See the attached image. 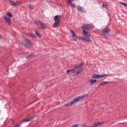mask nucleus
<instances>
[{
	"mask_svg": "<svg viewBox=\"0 0 127 127\" xmlns=\"http://www.w3.org/2000/svg\"><path fill=\"white\" fill-rule=\"evenodd\" d=\"M22 44H23L25 47L28 48V47H30L31 46V42L27 39H23L22 40Z\"/></svg>",
	"mask_w": 127,
	"mask_h": 127,
	"instance_id": "f03ea898",
	"label": "nucleus"
},
{
	"mask_svg": "<svg viewBox=\"0 0 127 127\" xmlns=\"http://www.w3.org/2000/svg\"><path fill=\"white\" fill-rule=\"evenodd\" d=\"M32 56V55H29V56H28L27 57H26V59H28V58H31Z\"/></svg>",
	"mask_w": 127,
	"mask_h": 127,
	"instance_id": "2f4dec72",
	"label": "nucleus"
},
{
	"mask_svg": "<svg viewBox=\"0 0 127 127\" xmlns=\"http://www.w3.org/2000/svg\"><path fill=\"white\" fill-rule=\"evenodd\" d=\"M0 38H1V35H0Z\"/></svg>",
	"mask_w": 127,
	"mask_h": 127,
	"instance_id": "f704fd0d",
	"label": "nucleus"
},
{
	"mask_svg": "<svg viewBox=\"0 0 127 127\" xmlns=\"http://www.w3.org/2000/svg\"><path fill=\"white\" fill-rule=\"evenodd\" d=\"M106 84H108L107 81H103L101 82L100 84L98 85V86H103V85H106Z\"/></svg>",
	"mask_w": 127,
	"mask_h": 127,
	"instance_id": "aec40b11",
	"label": "nucleus"
},
{
	"mask_svg": "<svg viewBox=\"0 0 127 127\" xmlns=\"http://www.w3.org/2000/svg\"><path fill=\"white\" fill-rule=\"evenodd\" d=\"M84 65V63H81L79 64H78V66L79 67V68L81 67V66H83Z\"/></svg>",
	"mask_w": 127,
	"mask_h": 127,
	"instance_id": "7c9ffc66",
	"label": "nucleus"
},
{
	"mask_svg": "<svg viewBox=\"0 0 127 127\" xmlns=\"http://www.w3.org/2000/svg\"><path fill=\"white\" fill-rule=\"evenodd\" d=\"M60 16L59 15H56L54 17L55 21L53 26L55 28L58 27L59 25H60Z\"/></svg>",
	"mask_w": 127,
	"mask_h": 127,
	"instance_id": "f257e3e1",
	"label": "nucleus"
},
{
	"mask_svg": "<svg viewBox=\"0 0 127 127\" xmlns=\"http://www.w3.org/2000/svg\"><path fill=\"white\" fill-rule=\"evenodd\" d=\"M13 35H14V36H15V35H16V32H13Z\"/></svg>",
	"mask_w": 127,
	"mask_h": 127,
	"instance_id": "72a5a7b5",
	"label": "nucleus"
},
{
	"mask_svg": "<svg viewBox=\"0 0 127 127\" xmlns=\"http://www.w3.org/2000/svg\"><path fill=\"white\" fill-rule=\"evenodd\" d=\"M73 67L75 69H79V68H80L79 66V64H75Z\"/></svg>",
	"mask_w": 127,
	"mask_h": 127,
	"instance_id": "412c9836",
	"label": "nucleus"
},
{
	"mask_svg": "<svg viewBox=\"0 0 127 127\" xmlns=\"http://www.w3.org/2000/svg\"><path fill=\"white\" fill-rule=\"evenodd\" d=\"M70 32L71 33H72V38L73 39V40L76 41V40H78V37H77V36L76 35V34L75 33V32H74V30H71L70 31Z\"/></svg>",
	"mask_w": 127,
	"mask_h": 127,
	"instance_id": "1a4fd4ad",
	"label": "nucleus"
},
{
	"mask_svg": "<svg viewBox=\"0 0 127 127\" xmlns=\"http://www.w3.org/2000/svg\"><path fill=\"white\" fill-rule=\"evenodd\" d=\"M72 71H74V69H69L66 71V73H70V72H72Z\"/></svg>",
	"mask_w": 127,
	"mask_h": 127,
	"instance_id": "c85d7f7f",
	"label": "nucleus"
},
{
	"mask_svg": "<svg viewBox=\"0 0 127 127\" xmlns=\"http://www.w3.org/2000/svg\"><path fill=\"white\" fill-rule=\"evenodd\" d=\"M67 1L69 2L70 4L72 5L73 8H75V7H76V5L72 3V1H74V0H67Z\"/></svg>",
	"mask_w": 127,
	"mask_h": 127,
	"instance_id": "dca6fc26",
	"label": "nucleus"
},
{
	"mask_svg": "<svg viewBox=\"0 0 127 127\" xmlns=\"http://www.w3.org/2000/svg\"><path fill=\"white\" fill-rule=\"evenodd\" d=\"M28 119H24L22 121V123H28Z\"/></svg>",
	"mask_w": 127,
	"mask_h": 127,
	"instance_id": "bb28decb",
	"label": "nucleus"
},
{
	"mask_svg": "<svg viewBox=\"0 0 127 127\" xmlns=\"http://www.w3.org/2000/svg\"><path fill=\"white\" fill-rule=\"evenodd\" d=\"M71 74L72 76H76V75H77V73L75 71L71 72Z\"/></svg>",
	"mask_w": 127,
	"mask_h": 127,
	"instance_id": "5701e85b",
	"label": "nucleus"
},
{
	"mask_svg": "<svg viewBox=\"0 0 127 127\" xmlns=\"http://www.w3.org/2000/svg\"><path fill=\"white\" fill-rule=\"evenodd\" d=\"M33 119H34V117H31V118L28 119V122H31V121H32V120H33Z\"/></svg>",
	"mask_w": 127,
	"mask_h": 127,
	"instance_id": "c756f323",
	"label": "nucleus"
},
{
	"mask_svg": "<svg viewBox=\"0 0 127 127\" xmlns=\"http://www.w3.org/2000/svg\"><path fill=\"white\" fill-rule=\"evenodd\" d=\"M4 18L7 23H8V25H11V19H10V18L5 16Z\"/></svg>",
	"mask_w": 127,
	"mask_h": 127,
	"instance_id": "9b49d317",
	"label": "nucleus"
},
{
	"mask_svg": "<svg viewBox=\"0 0 127 127\" xmlns=\"http://www.w3.org/2000/svg\"><path fill=\"white\" fill-rule=\"evenodd\" d=\"M80 39L81 40H83L84 41H86V42H92V40L90 38H84L83 37H80Z\"/></svg>",
	"mask_w": 127,
	"mask_h": 127,
	"instance_id": "9d476101",
	"label": "nucleus"
},
{
	"mask_svg": "<svg viewBox=\"0 0 127 127\" xmlns=\"http://www.w3.org/2000/svg\"><path fill=\"white\" fill-rule=\"evenodd\" d=\"M85 26H83L82 28L83 29H85V30H86V29H93L94 27L93 25L88 24L85 25Z\"/></svg>",
	"mask_w": 127,
	"mask_h": 127,
	"instance_id": "0eeeda50",
	"label": "nucleus"
},
{
	"mask_svg": "<svg viewBox=\"0 0 127 127\" xmlns=\"http://www.w3.org/2000/svg\"><path fill=\"white\" fill-rule=\"evenodd\" d=\"M89 82H91V85H93L94 83H97V80L96 79H90Z\"/></svg>",
	"mask_w": 127,
	"mask_h": 127,
	"instance_id": "f3484780",
	"label": "nucleus"
},
{
	"mask_svg": "<svg viewBox=\"0 0 127 127\" xmlns=\"http://www.w3.org/2000/svg\"><path fill=\"white\" fill-rule=\"evenodd\" d=\"M102 7H104L105 8H107L108 7V4L106 3H103L102 5Z\"/></svg>",
	"mask_w": 127,
	"mask_h": 127,
	"instance_id": "b1692460",
	"label": "nucleus"
},
{
	"mask_svg": "<svg viewBox=\"0 0 127 127\" xmlns=\"http://www.w3.org/2000/svg\"><path fill=\"white\" fill-rule=\"evenodd\" d=\"M120 3H121L125 7H127V3H124V2H121Z\"/></svg>",
	"mask_w": 127,
	"mask_h": 127,
	"instance_id": "cd10ccee",
	"label": "nucleus"
},
{
	"mask_svg": "<svg viewBox=\"0 0 127 127\" xmlns=\"http://www.w3.org/2000/svg\"><path fill=\"white\" fill-rule=\"evenodd\" d=\"M88 96H89V95L87 94H83L82 96L77 97V99H78V101H80L81 100H83L84 98H86V97H88Z\"/></svg>",
	"mask_w": 127,
	"mask_h": 127,
	"instance_id": "ddd939ff",
	"label": "nucleus"
},
{
	"mask_svg": "<svg viewBox=\"0 0 127 127\" xmlns=\"http://www.w3.org/2000/svg\"><path fill=\"white\" fill-rule=\"evenodd\" d=\"M83 72V70L81 69L78 70L77 72H76V75H78V74H81Z\"/></svg>",
	"mask_w": 127,
	"mask_h": 127,
	"instance_id": "a878e982",
	"label": "nucleus"
},
{
	"mask_svg": "<svg viewBox=\"0 0 127 127\" xmlns=\"http://www.w3.org/2000/svg\"><path fill=\"white\" fill-rule=\"evenodd\" d=\"M34 7H33V5L32 4H30L29 5V9L31 10H32V9H33Z\"/></svg>",
	"mask_w": 127,
	"mask_h": 127,
	"instance_id": "393cba45",
	"label": "nucleus"
},
{
	"mask_svg": "<svg viewBox=\"0 0 127 127\" xmlns=\"http://www.w3.org/2000/svg\"><path fill=\"white\" fill-rule=\"evenodd\" d=\"M83 34L84 36H85L86 38H90V37H91V34H90V33L86 31L85 29L83 30Z\"/></svg>",
	"mask_w": 127,
	"mask_h": 127,
	"instance_id": "6e6552de",
	"label": "nucleus"
},
{
	"mask_svg": "<svg viewBox=\"0 0 127 127\" xmlns=\"http://www.w3.org/2000/svg\"><path fill=\"white\" fill-rule=\"evenodd\" d=\"M14 127H20L19 125L15 126Z\"/></svg>",
	"mask_w": 127,
	"mask_h": 127,
	"instance_id": "473e14b6",
	"label": "nucleus"
},
{
	"mask_svg": "<svg viewBox=\"0 0 127 127\" xmlns=\"http://www.w3.org/2000/svg\"><path fill=\"white\" fill-rule=\"evenodd\" d=\"M110 31H111L110 28L108 27H105L102 31L103 36H105V37H109V36H110Z\"/></svg>",
	"mask_w": 127,
	"mask_h": 127,
	"instance_id": "7ed1b4c3",
	"label": "nucleus"
},
{
	"mask_svg": "<svg viewBox=\"0 0 127 127\" xmlns=\"http://www.w3.org/2000/svg\"><path fill=\"white\" fill-rule=\"evenodd\" d=\"M27 35L28 36H30V37H36L35 36V35H34V34L32 33H28V34H27Z\"/></svg>",
	"mask_w": 127,
	"mask_h": 127,
	"instance_id": "a211bd4d",
	"label": "nucleus"
},
{
	"mask_svg": "<svg viewBox=\"0 0 127 127\" xmlns=\"http://www.w3.org/2000/svg\"><path fill=\"white\" fill-rule=\"evenodd\" d=\"M104 124H105V122H104L96 123H95L92 126H91V127H86V125L83 124L82 125V127H99V126H101V125H104Z\"/></svg>",
	"mask_w": 127,
	"mask_h": 127,
	"instance_id": "423d86ee",
	"label": "nucleus"
},
{
	"mask_svg": "<svg viewBox=\"0 0 127 127\" xmlns=\"http://www.w3.org/2000/svg\"><path fill=\"white\" fill-rule=\"evenodd\" d=\"M77 10H78V11H82V12H85V9L84 8V7H82L80 6V5L77 6Z\"/></svg>",
	"mask_w": 127,
	"mask_h": 127,
	"instance_id": "4468645a",
	"label": "nucleus"
},
{
	"mask_svg": "<svg viewBox=\"0 0 127 127\" xmlns=\"http://www.w3.org/2000/svg\"><path fill=\"white\" fill-rule=\"evenodd\" d=\"M7 15L8 16H9V17H12V14H11V13H10V12H8V13H7Z\"/></svg>",
	"mask_w": 127,
	"mask_h": 127,
	"instance_id": "4be33fe9",
	"label": "nucleus"
},
{
	"mask_svg": "<svg viewBox=\"0 0 127 127\" xmlns=\"http://www.w3.org/2000/svg\"><path fill=\"white\" fill-rule=\"evenodd\" d=\"M10 3L12 5V6H18V5H19V2L17 1L15 2L13 1H10Z\"/></svg>",
	"mask_w": 127,
	"mask_h": 127,
	"instance_id": "f8f14e48",
	"label": "nucleus"
},
{
	"mask_svg": "<svg viewBox=\"0 0 127 127\" xmlns=\"http://www.w3.org/2000/svg\"><path fill=\"white\" fill-rule=\"evenodd\" d=\"M78 102H79V99L77 98V97H76L70 103L64 104V107H70L72 106V105H74V104H76V103H78Z\"/></svg>",
	"mask_w": 127,
	"mask_h": 127,
	"instance_id": "20e7f679",
	"label": "nucleus"
},
{
	"mask_svg": "<svg viewBox=\"0 0 127 127\" xmlns=\"http://www.w3.org/2000/svg\"><path fill=\"white\" fill-rule=\"evenodd\" d=\"M35 33L36 34V35L38 36V37H41V35H40V34L39 33V32L38 31H35Z\"/></svg>",
	"mask_w": 127,
	"mask_h": 127,
	"instance_id": "6ab92c4d",
	"label": "nucleus"
},
{
	"mask_svg": "<svg viewBox=\"0 0 127 127\" xmlns=\"http://www.w3.org/2000/svg\"><path fill=\"white\" fill-rule=\"evenodd\" d=\"M106 76H108V74H103V75H100L98 74L97 73H95L93 74L91 77L92 79H100V78H103V77H105Z\"/></svg>",
	"mask_w": 127,
	"mask_h": 127,
	"instance_id": "39448f33",
	"label": "nucleus"
},
{
	"mask_svg": "<svg viewBox=\"0 0 127 127\" xmlns=\"http://www.w3.org/2000/svg\"><path fill=\"white\" fill-rule=\"evenodd\" d=\"M40 25L41 26L42 29H47V26H46V25L44 24V23H40Z\"/></svg>",
	"mask_w": 127,
	"mask_h": 127,
	"instance_id": "2eb2a0df",
	"label": "nucleus"
}]
</instances>
